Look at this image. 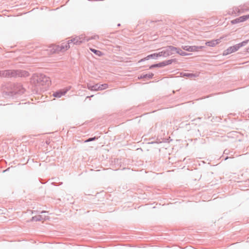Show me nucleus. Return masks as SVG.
<instances>
[{
	"label": "nucleus",
	"mask_w": 249,
	"mask_h": 249,
	"mask_svg": "<svg viewBox=\"0 0 249 249\" xmlns=\"http://www.w3.org/2000/svg\"><path fill=\"white\" fill-rule=\"evenodd\" d=\"M87 88L89 89L90 90H95L98 91L99 89L98 84H95L94 85H90L89 84H88Z\"/></svg>",
	"instance_id": "obj_14"
},
{
	"label": "nucleus",
	"mask_w": 249,
	"mask_h": 249,
	"mask_svg": "<svg viewBox=\"0 0 249 249\" xmlns=\"http://www.w3.org/2000/svg\"><path fill=\"white\" fill-rule=\"evenodd\" d=\"M29 72L26 71L8 70L0 71V76L3 77H27Z\"/></svg>",
	"instance_id": "obj_1"
},
{
	"label": "nucleus",
	"mask_w": 249,
	"mask_h": 249,
	"mask_svg": "<svg viewBox=\"0 0 249 249\" xmlns=\"http://www.w3.org/2000/svg\"><path fill=\"white\" fill-rule=\"evenodd\" d=\"M25 89L22 87L20 83L14 84L13 85V89L10 91V95L13 96L15 95H21L23 94Z\"/></svg>",
	"instance_id": "obj_5"
},
{
	"label": "nucleus",
	"mask_w": 249,
	"mask_h": 249,
	"mask_svg": "<svg viewBox=\"0 0 249 249\" xmlns=\"http://www.w3.org/2000/svg\"><path fill=\"white\" fill-rule=\"evenodd\" d=\"M162 49L161 51L159 52V55L160 57L163 56L164 57L174 54L175 51L177 50L176 47L173 46H167Z\"/></svg>",
	"instance_id": "obj_2"
},
{
	"label": "nucleus",
	"mask_w": 249,
	"mask_h": 249,
	"mask_svg": "<svg viewBox=\"0 0 249 249\" xmlns=\"http://www.w3.org/2000/svg\"><path fill=\"white\" fill-rule=\"evenodd\" d=\"M154 76V74L153 73H150L148 74H143V75L141 76V78H148L151 79Z\"/></svg>",
	"instance_id": "obj_17"
},
{
	"label": "nucleus",
	"mask_w": 249,
	"mask_h": 249,
	"mask_svg": "<svg viewBox=\"0 0 249 249\" xmlns=\"http://www.w3.org/2000/svg\"><path fill=\"white\" fill-rule=\"evenodd\" d=\"M220 42L219 39L216 40H212L209 41H207L205 43L206 45L209 47H214L216 45L218 44Z\"/></svg>",
	"instance_id": "obj_10"
},
{
	"label": "nucleus",
	"mask_w": 249,
	"mask_h": 249,
	"mask_svg": "<svg viewBox=\"0 0 249 249\" xmlns=\"http://www.w3.org/2000/svg\"><path fill=\"white\" fill-rule=\"evenodd\" d=\"M108 87V85L107 84H103L100 85H98L99 89L98 90H102L103 89H107Z\"/></svg>",
	"instance_id": "obj_19"
},
{
	"label": "nucleus",
	"mask_w": 249,
	"mask_h": 249,
	"mask_svg": "<svg viewBox=\"0 0 249 249\" xmlns=\"http://www.w3.org/2000/svg\"><path fill=\"white\" fill-rule=\"evenodd\" d=\"M247 17H248V18H249V15H247Z\"/></svg>",
	"instance_id": "obj_28"
},
{
	"label": "nucleus",
	"mask_w": 249,
	"mask_h": 249,
	"mask_svg": "<svg viewBox=\"0 0 249 249\" xmlns=\"http://www.w3.org/2000/svg\"><path fill=\"white\" fill-rule=\"evenodd\" d=\"M45 212H46L45 211H42V212H41V213H45Z\"/></svg>",
	"instance_id": "obj_25"
},
{
	"label": "nucleus",
	"mask_w": 249,
	"mask_h": 249,
	"mask_svg": "<svg viewBox=\"0 0 249 249\" xmlns=\"http://www.w3.org/2000/svg\"><path fill=\"white\" fill-rule=\"evenodd\" d=\"M243 12V10L239 7H234L232 9L231 12L232 14H235L236 15H239Z\"/></svg>",
	"instance_id": "obj_12"
},
{
	"label": "nucleus",
	"mask_w": 249,
	"mask_h": 249,
	"mask_svg": "<svg viewBox=\"0 0 249 249\" xmlns=\"http://www.w3.org/2000/svg\"><path fill=\"white\" fill-rule=\"evenodd\" d=\"M249 41V40H246L239 44H236L233 46L229 47L226 51V54H230L232 53L238 51L240 48L245 46Z\"/></svg>",
	"instance_id": "obj_4"
},
{
	"label": "nucleus",
	"mask_w": 249,
	"mask_h": 249,
	"mask_svg": "<svg viewBox=\"0 0 249 249\" xmlns=\"http://www.w3.org/2000/svg\"><path fill=\"white\" fill-rule=\"evenodd\" d=\"M203 47V46H191V52L198 51Z\"/></svg>",
	"instance_id": "obj_15"
},
{
	"label": "nucleus",
	"mask_w": 249,
	"mask_h": 249,
	"mask_svg": "<svg viewBox=\"0 0 249 249\" xmlns=\"http://www.w3.org/2000/svg\"><path fill=\"white\" fill-rule=\"evenodd\" d=\"M96 37H98V36H94V37H92V38H93V39H95Z\"/></svg>",
	"instance_id": "obj_24"
},
{
	"label": "nucleus",
	"mask_w": 249,
	"mask_h": 249,
	"mask_svg": "<svg viewBox=\"0 0 249 249\" xmlns=\"http://www.w3.org/2000/svg\"><path fill=\"white\" fill-rule=\"evenodd\" d=\"M83 41L81 40V38L78 37H75L71 39H70L68 40L67 44L64 46L62 45L61 47V50L64 49V50H68L69 48L71 47V44H76V45H79Z\"/></svg>",
	"instance_id": "obj_6"
},
{
	"label": "nucleus",
	"mask_w": 249,
	"mask_h": 249,
	"mask_svg": "<svg viewBox=\"0 0 249 249\" xmlns=\"http://www.w3.org/2000/svg\"><path fill=\"white\" fill-rule=\"evenodd\" d=\"M158 57H160L158 53H154L147 55L143 59H141V61L149 60V59H156Z\"/></svg>",
	"instance_id": "obj_11"
},
{
	"label": "nucleus",
	"mask_w": 249,
	"mask_h": 249,
	"mask_svg": "<svg viewBox=\"0 0 249 249\" xmlns=\"http://www.w3.org/2000/svg\"><path fill=\"white\" fill-rule=\"evenodd\" d=\"M177 62L176 59H171L168 60H165L164 61H162L161 62H160L159 63L155 64L153 65H152L149 68L150 69H153L154 68H160V67H163L164 66H166L167 65H169L171 64L173 62Z\"/></svg>",
	"instance_id": "obj_7"
},
{
	"label": "nucleus",
	"mask_w": 249,
	"mask_h": 249,
	"mask_svg": "<svg viewBox=\"0 0 249 249\" xmlns=\"http://www.w3.org/2000/svg\"><path fill=\"white\" fill-rule=\"evenodd\" d=\"M69 89H66L58 90L53 93V96L56 98H60L62 96L64 95Z\"/></svg>",
	"instance_id": "obj_8"
},
{
	"label": "nucleus",
	"mask_w": 249,
	"mask_h": 249,
	"mask_svg": "<svg viewBox=\"0 0 249 249\" xmlns=\"http://www.w3.org/2000/svg\"><path fill=\"white\" fill-rule=\"evenodd\" d=\"M42 219V216L40 215L33 216L32 218V221H39Z\"/></svg>",
	"instance_id": "obj_18"
},
{
	"label": "nucleus",
	"mask_w": 249,
	"mask_h": 249,
	"mask_svg": "<svg viewBox=\"0 0 249 249\" xmlns=\"http://www.w3.org/2000/svg\"><path fill=\"white\" fill-rule=\"evenodd\" d=\"M248 19V17H247V15L240 17L238 18H236L234 19H233L231 21V23L232 24H235L241 22H243L246 21Z\"/></svg>",
	"instance_id": "obj_9"
},
{
	"label": "nucleus",
	"mask_w": 249,
	"mask_h": 249,
	"mask_svg": "<svg viewBox=\"0 0 249 249\" xmlns=\"http://www.w3.org/2000/svg\"><path fill=\"white\" fill-rule=\"evenodd\" d=\"M90 51L99 56H101L103 54V53L101 52L100 51L91 48Z\"/></svg>",
	"instance_id": "obj_16"
},
{
	"label": "nucleus",
	"mask_w": 249,
	"mask_h": 249,
	"mask_svg": "<svg viewBox=\"0 0 249 249\" xmlns=\"http://www.w3.org/2000/svg\"><path fill=\"white\" fill-rule=\"evenodd\" d=\"M228 158H229L228 157H227L226 158H225L224 159V160H226L227 159H228Z\"/></svg>",
	"instance_id": "obj_26"
},
{
	"label": "nucleus",
	"mask_w": 249,
	"mask_h": 249,
	"mask_svg": "<svg viewBox=\"0 0 249 249\" xmlns=\"http://www.w3.org/2000/svg\"><path fill=\"white\" fill-rule=\"evenodd\" d=\"M176 50L175 51V53H177L179 54H180L181 56H185L188 55L189 54L185 53V52H183L180 48L176 47Z\"/></svg>",
	"instance_id": "obj_13"
},
{
	"label": "nucleus",
	"mask_w": 249,
	"mask_h": 249,
	"mask_svg": "<svg viewBox=\"0 0 249 249\" xmlns=\"http://www.w3.org/2000/svg\"><path fill=\"white\" fill-rule=\"evenodd\" d=\"M35 80L37 83L41 85L49 86L51 84L50 78L43 74H40L34 77Z\"/></svg>",
	"instance_id": "obj_3"
},
{
	"label": "nucleus",
	"mask_w": 249,
	"mask_h": 249,
	"mask_svg": "<svg viewBox=\"0 0 249 249\" xmlns=\"http://www.w3.org/2000/svg\"><path fill=\"white\" fill-rule=\"evenodd\" d=\"M96 139H97V138H96V137L89 138L87 140H85V142H91V141H94Z\"/></svg>",
	"instance_id": "obj_22"
},
{
	"label": "nucleus",
	"mask_w": 249,
	"mask_h": 249,
	"mask_svg": "<svg viewBox=\"0 0 249 249\" xmlns=\"http://www.w3.org/2000/svg\"><path fill=\"white\" fill-rule=\"evenodd\" d=\"M246 52H247V53H249V47L248 48H247V49H246Z\"/></svg>",
	"instance_id": "obj_23"
},
{
	"label": "nucleus",
	"mask_w": 249,
	"mask_h": 249,
	"mask_svg": "<svg viewBox=\"0 0 249 249\" xmlns=\"http://www.w3.org/2000/svg\"><path fill=\"white\" fill-rule=\"evenodd\" d=\"M121 25V24L120 23L118 24L117 26H120Z\"/></svg>",
	"instance_id": "obj_27"
},
{
	"label": "nucleus",
	"mask_w": 249,
	"mask_h": 249,
	"mask_svg": "<svg viewBox=\"0 0 249 249\" xmlns=\"http://www.w3.org/2000/svg\"><path fill=\"white\" fill-rule=\"evenodd\" d=\"M182 48L185 51L188 52H191V46H182Z\"/></svg>",
	"instance_id": "obj_21"
},
{
	"label": "nucleus",
	"mask_w": 249,
	"mask_h": 249,
	"mask_svg": "<svg viewBox=\"0 0 249 249\" xmlns=\"http://www.w3.org/2000/svg\"><path fill=\"white\" fill-rule=\"evenodd\" d=\"M183 76L192 78L196 77V75L194 73H185L183 74Z\"/></svg>",
	"instance_id": "obj_20"
}]
</instances>
